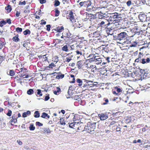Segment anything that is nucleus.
<instances>
[{
	"mask_svg": "<svg viewBox=\"0 0 150 150\" xmlns=\"http://www.w3.org/2000/svg\"><path fill=\"white\" fill-rule=\"evenodd\" d=\"M145 54V52H143V51L140 52L139 55V58L136 59L135 61L136 62H138L139 61V59H141L144 55Z\"/></svg>",
	"mask_w": 150,
	"mask_h": 150,
	"instance_id": "a211bd4d",
	"label": "nucleus"
},
{
	"mask_svg": "<svg viewBox=\"0 0 150 150\" xmlns=\"http://www.w3.org/2000/svg\"><path fill=\"white\" fill-rule=\"evenodd\" d=\"M78 115H75L74 116V117L73 118V120L74 121H75L78 120V118L77 117Z\"/></svg>",
	"mask_w": 150,
	"mask_h": 150,
	"instance_id": "052dcab7",
	"label": "nucleus"
},
{
	"mask_svg": "<svg viewBox=\"0 0 150 150\" xmlns=\"http://www.w3.org/2000/svg\"><path fill=\"white\" fill-rule=\"evenodd\" d=\"M56 67L55 65L53 62L51 63L49 65V66L47 67L49 68L50 69H53L54 67Z\"/></svg>",
	"mask_w": 150,
	"mask_h": 150,
	"instance_id": "f704fd0d",
	"label": "nucleus"
},
{
	"mask_svg": "<svg viewBox=\"0 0 150 150\" xmlns=\"http://www.w3.org/2000/svg\"><path fill=\"white\" fill-rule=\"evenodd\" d=\"M62 34L64 35V36L65 38L64 40L66 42H67V41H66L67 39L70 38L71 33H70L69 31L67 29L65 30L63 32Z\"/></svg>",
	"mask_w": 150,
	"mask_h": 150,
	"instance_id": "1a4fd4ad",
	"label": "nucleus"
},
{
	"mask_svg": "<svg viewBox=\"0 0 150 150\" xmlns=\"http://www.w3.org/2000/svg\"><path fill=\"white\" fill-rule=\"evenodd\" d=\"M34 93V90L33 89H30L27 92V93L29 95H31Z\"/></svg>",
	"mask_w": 150,
	"mask_h": 150,
	"instance_id": "4c0bfd02",
	"label": "nucleus"
},
{
	"mask_svg": "<svg viewBox=\"0 0 150 150\" xmlns=\"http://www.w3.org/2000/svg\"><path fill=\"white\" fill-rule=\"evenodd\" d=\"M139 18L140 21L142 22L145 21L147 19V16L145 13L140 14Z\"/></svg>",
	"mask_w": 150,
	"mask_h": 150,
	"instance_id": "f8f14e48",
	"label": "nucleus"
},
{
	"mask_svg": "<svg viewBox=\"0 0 150 150\" xmlns=\"http://www.w3.org/2000/svg\"><path fill=\"white\" fill-rule=\"evenodd\" d=\"M4 45V42L0 40V49H1L3 48Z\"/></svg>",
	"mask_w": 150,
	"mask_h": 150,
	"instance_id": "13d9d810",
	"label": "nucleus"
},
{
	"mask_svg": "<svg viewBox=\"0 0 150 150\" xmlns=\"http://www.w3.org/2000/svg\"><path fill=\"white\" fill-rule=\"evenodd\" d=\"M103 100L104 101V102H103L102 103V105H105L107 104L109 102V100L108 99H106L105 98H104Z\"/></svg>",
	"mask_w": 150,
	"mask_h": 150,
	"instance_id": "79ce46f5",
	"label": "nucleus"
},
{
	"mask_svg": "<svg viewBox=\"0 0 150 150\" xmlns=\"http://www.w3.org/2000/svg\"><path fill=\"white\" fill-rule=\"evenodd\" d=\"M15 74V72L13 70H10L9 75L11 76H14Z\"/></svg>",
	"mask_w": 150,
	"mask_h": 150,
	"instance_id": "a19ab883",
	"label": "nucleus"
},
{
	"mask_svg": "<svg viewBox=\"0 0 150 150\" xmlns=\"http://www.w3.org/2000/svg\"><path fill=\"white\" fill-rule=\"evenodd\" d=\"M122 19L121 17L118 16V17L116 18L115 20L113 23H118L117 24L119 25L120 24L121 21H122Z\"/></svg>",
	"mask_w": 150,
	"mask_h": 150,
	"instance_id": "2eb2a0df",
	"label": "nucleus"
},
{
	"mask_svg": "<svg viewBox=\"0 0 150 150\" xmlns=\"http://www.w3.org/2000/svg\"><path fill=\"white\" fill-rule=\"evenodd\" d=\"M141 27L142 32L145 31L147 29V25L146 24H143L142 25H141Z\"/></svg>",
	"mask_w": 150,
	"mask_h": 150,
	"instance_id": "a878e982",
	"label": "nucleus"
},
{
	"mask_svg": "<svg viewBox=\"0 0 150 150\" xmlns=\"http://www.w3.org/2000/svg\"><path fill=\"white\" fill-rule=\"evenodd\" d=\"M46 30H47L49 31L50 30V27H51V26H50V24L47 25H46Z\"/></svg>",
	"mask_w": 150,
	"mask_h": 150,
	"instance_id": "e2e57ef3",
	"label": "nucleus"
},
{
	"mask_svg": "<svg viewBox=\"0 0 150 150\" xmlns=\"http://www.w3.org/2000/svg\"><path fill=\"white\" fill-rule=\"evenodd\" d=\"M54 74V76L56 75V78L57 79H62L64 77V74H62L61 72H54L52 73L51 74Z\"/></svg>",
	"mask_w": 150,
	"mask_h": 150,
	"instance_id": "9d476101",
	"label": "nucleus"
},
{
	"mask_svg": "<svg viewBox=\"0 0 150 150\" xmlns=\"http://www.w3.org/2000/svg\"><path fill=\"white\" fill-rule=\"evenodd\" d=\"M60 4L59 1L58 0H55L54 1V6L56 7L59 6Z\"/></svg>",
	"mask_w": 150,
	"mask_h": 150,
	"instance_id": "ea45409f",
	"label": "nucleus"
},
{
	"mask_svg": "<svg viewBox=\"0 0 150 150\" xmlns=\"http://www.w3.org/2000/svg\"><path fill=\"white\" fill-rule=\"evenodd\" d=\"M114 88L116 90L118 93L122 91V89L120 88H118V87H115Z\"/></svg>",
	"mask_w": 150,
	"mask_h": 150,
	"instance_id": "58836bf2",
	"label": "nucleus"
},
{
	"mask_svg": "<svg viewBox=\"0 0 150 150\" xmlns=\"http://www.w3.org/2000/svg\"><path fill=\"white\" fill-rule=\"evenodd\" d=\"M31 114V112L30 111H28L26 112H24L22 115L23 117H27L28 115H30Z\"/></svg>",
	"mask_w": 150,
	"mask_h": 150,
	"instance_id": "bb28decb",
	"label": "nucleus"
},
{
	"mask_svg": "<svg viewBox=\"0 0 150 150\" xmlns=\"http://www.w3.org/2000/svg\"><path fill=\"white\" fill-rule=\"evenodd\" d=\"M110 24V23H107V21L106 20L105 21H102L101 22H98L97 27L98 28L101 27V29L102 28H106V30L107 32L108 31H110V30H112V29L111 28L108 27V26Z\"/></svg>",
	"mask_w": 150,
	"mask_h": 150,
	"instance_id": "7ed1b4c3",
	"label": "nucleus"
},
{
	"mask_svg": "<svg viewBox=\"0 0 150 150\" xmlns=\"http://www.w3.org/2000/svg\"><path fill=\"white\" fill-rule=\"evenodd\" d=\"M30 33L31 31L30 30L28 29H26L23 32V34L25 35H28V34H30Z\"/></svg>",
	"mask_w": 150,
	"mask_h": 150,
	"instance_id": "2f4dec72",
	"label": "nucleus"
},
{
	"mask_svg": "<svg viewBox=\"0 0 150 150\" xmlns=\"http://www.w3.org/2000/svg\"><path fill=\"white\" fill-rule=\"evenodd\" d=\"M36 96L37 97H40L42 96V94L41 93V90L40 89H37V93H36Z\"/></svg>",
	"mask_w": 150,
	"mask_h": 150,
	"instance_id": "5701e85b",
	"label": "nucleus"
},
{
	"mask_svg": "<svg viewBox=\"0 0 150 150\" xmlns=\"http://www.w3.org/2000/svg\"><path fill=\"white\" fill-rule=\"evenodd\" d=\"M5 9L9 13L12 10L11 6L10 5H8L5 7Z\"/></svg>",
	"mask_w": 150,
	"mask_h": 150,
	"instance_id": "cd10ccee",
	"label": "nucleus"
},
{
	"mask_svg": "<svg viewBox=\"0 0 150 150\" xmlns=\"http://www.w3.org/2000/svg\"><path fill=\"white\" fill-rule=\"evenodd\" d=\"M17 117H16V118H12L11 120L9 121V123L11 125H13V124H12V123H13L14 124L17 121Z\"/></svg>",
	"mask_w": 150,
	"mask_h": 150,
	"instance_id": "7c9ffc66",
	"label": "nucleus"
},
{
	"mask_svg": "<svg viewBox=\"0 0 150 150\" xmlns=\"http://www.w3.org/2000/svg\"><path fill=\"white\" fill-rule=\"evenodd\" d=\"M137 44V43L136 42H134L133 43L131 44L130 46L131 47H136Z\"/></svg>",
	"mask_w": 150,
	"mask_h": 150,
	"instance_id": "3c124183",
	"label": "nucleus"
},
{
	"mask_svg": "<svg viewBox=\"0 0 150 150\" xmlns=\"http://www.w3.org/2000/svg\"><path fill=\"white\" fill-rule=\"evenodd\" d=\"M64 29V28L63 26H58L56 28L54 29V30L55 31H57L59 33H61Z\"/></svg>",
	"mask_w": 150,
	"mask_h": 150,
	"instance_id": "f3484780",
	"label": "nucleus"
},
{
	"mask_svg": "<svg viewBox=\"0 0 150 150\" xmlns=\"http://www.w3.org/2000/svg\"><path fill=\"white\" fill-rule=\"evenodd\" d=\"M114 120L113 121H112L110 123V124L109 125V126H110L112 125H114L115 123L118 122V119L117 118V117L113 118Z\"/></svg>",
	"mask_w": 150,
	"mask_h": 150,
	"instance_id": "b1692460",
	"label": "nucleus"
},
{
	"mask_svg": "<svg viewBox=\"0 0 150 150\" xmlns=\"http://www.w3.org/2000/svg\"><path fill=\"white\" fill-rule=\"evenodd\" d=\"M134 31L136 33H140L142 32L141 26L138 25L135 26L134 28Z\"/></svg>",
	"mask_w": 150,
	"mask_h": 150,
	"instance_id": "4468645a",
	"label": "nucleus"
},
{
	"mask_svg": "<svg viewBox=\"0 0 150 150\" xmlns=\"http://www.w3.org/2000/svg\"><path fill=\"white\" fill-rule=\"evenodd\" d=\"M21 67L19 68V69L21 70V73L18 74V76L20 77H23L24 78H28L29 77V76L27 74L28 70L26 68H24L22 64H21Z\"/></svg>",
	"mask_w": 150,
	"mask_h": 150,
	"instance_id": "39448f33",
	"label": "nucleus"
},
{
	"mask_svg": "<svg viewBox=\"0 0 150 150\" xmlns=\"http://www.w3.org/2000/svg\"><path fill=\"white\" fill-rule=\"evenodd\" d=\"M55 10V16H58L60 14V11L58 10L57 8H56L54 9Z\"/></svg>",
	"mask_w": 150,
	"mask_h": 150,
	"instance_id": "c756f323",
	"label": "nucleus"
},
{
	"mask_svg": "<svg viewBox=\"0 0 150 150\" xmlns=\"http://www.w3.org/2000/svg\"><path fill=\"white\" fill-rule=\"evenodd\" d=\"M29 129L31 130H34L35 129V127L34 126V125L33 124L30 125L29 127Z\"/></svg>",
	"mask_w": 150,
	"mask_h": 150,
	"instance_id": "49530a36",
	"label": "nucleus"
},
{
	"mask_svg": "<svg viewBox=\"0 0 150 150\" xmlns=\"http://www.w3.org/2000/svg\"><path fill=\"white\" fill-rule=\"evenodd\" d=\"M98 117L101 120H104L108 117V115L106 113H101L98 115Z\"/></svg>",
	"mask_w": 150,
	"mask_h": 150,
	"instance_id": "9b49d317",
	"label": "nucleus"
},
{
	"mask_svg": "<svg viewBox=\"0 0 150 150\" xmlns=\"http://www.w3.org/2000/svg\"><path fill=\"white\" fill-rule=\"evenodd\" d=\"M116 131L117 132H119V133H120L121 132V128L120 127H117L116 128Z\"/></svg>",
	"mask_w": 150,
	"mask_h": 150,
	"instance_id": "774afa93",
	"label": "nucleus"
},
{
	"mask_svg": "<svg viewBox=\"0 0 150 150\" xmlns=\"http://www.w3.org/2000/svg\"><path fill=\"white\" fill-rule=\"evenodd\" d=\"M67 18L69 19L73 24L76 27H80L81 26V24L78 21V20L76 19L74 16V13L72 11H70L69 14L67 16Z\"/></svg>",
	"mask_w": 150,
	"mask_h": 150,
	"instance_id": "f257e3e1",
	"label": "nucleus"
},
{
	"mask_svg": "<svg viewBox=\"0 0 150 150\" xmlns=\"http://www.w3.org/2000/svg\"><path fill=\"white\" fill-rule=\"evenodd\" d=\"M110 14L111 15L109 17L108 20L112 23H113L116 18L118 17V16H119V15L118 13L116 12L111 14Z\"/></svg>",
	"mask_w": 150,
	"mask_h": 150,
	"instance_id": "0eeeda50",
	"label": "nucleus"
},
{
	"mask_svg": "<svg viewBox=\"0 0 150 150\" xmlns=\"http://www.w3.org/2000/svg\"><path fill=\"white\" fill-rule=\"evenodd\" d=\"M62 51L65 52H68L69 51L68 49V47L67 45H65L62 47Z\"/></svg>",
	"mask_w": 150,
	"mask_h": 150,
	"instance_id": "c85d7f7f",
	"label": "nucleus"
},
{
	"mask_svg": "<svg viewBox=\"0 0 150 150\" xmlns=\"http://www.w3.org/2000/svg\"><path fill=\"white\" fill-rule=\"evenodd\" d=\"M96 123L92 122H88L87 126L85 127V130L87 132L90 133L91 131H94V129L96 128Z\"/></svg>",
	"mask_w": 150,
	"mask_h": 150,
	"instance_id": "20e7f679",
	"label": "nucleus"
},
{
	"mask_svg": "<svg viewBox=\"0 0 150 150\" xmlns=\"http://www.w3.org/2000/svg\"><path fill=\"white\" fill-rule=\"evenodd\" d=\"M72 87V86H70V87H69V89L68 90V94L69 95H71V94H70V92L71 91V89Z\"/></svg>",
	"mask_w": 150,
	"mask_h": 150,
	"instance_id": "0e129e2a",
	"label": "nucleus"
},
{
	"mask_svg": "<svg viewBox=\"0 0 150 150\" xmlns=\"http://www.w3.org/2000/svg\"><path fill=\"white\" fill-rule=\"evenodd\" d=\"M84 81L83 85L82 87L85 89V90L88 89V90H92V89H90V88L94 87L96 84L93 83V81H89L85 79H83Z\"/></svg>",
	"mask_w": 150,
	"mask_h": 150,
	"instance_id": "f03ea898",
	"label": "nucleus"
},
{
	"mask_svg": "<svg viewBox=\"0 0 150 150\" xmlns=\"http://www.w3.org/2000/svg\"><path fill=\"white\" fill-rule=\"evenodd\" d=\"M127 35V34L126 33L123 32L118 34L117 38L120 40H125L126 38Z\"/></svg>",
	"mask_w": 150,
	"mask_h": 150,
	"instance_id": "6e6552de",
	"label": "nucleus"
},
{
	"mask_svg": "<svg viewBox=\"0 0 150 150\" xmlns=\"http://www.w3.org/2000/svg\"><path fill=\"white\" fill-rule=\"evenodd\" d=\"M89 68H90L91 70L93 69H94L95 68L96 70V66L94 65H91L89 67Z\"/></svg>",
	"mask_w": 150,
	"mask_h": 150,
	"instance_id": "338daca9",
	"label": "nucleus"
},
{
	"mask_svg": "<svg viewBox=\"0 0 150 150\" xmlns=\"http://www.w3.org/2000/svg\"><path fill=\"white\" fill-rule=\"evenodd\" d=\"M150 61V59L149 58H147V59H142L141 62L142 64H145V63H147Z\"/></svg>",
	"mask_w": 150,
	"mask_h": 150,
	"instance_id": "412c9836",
	"label": "nucleus"
},
{
	"mask_svg": "<svg viewBox=\"0 0 150 150\" xmlns=\"http://www.w3.org/2000/svg\"><path fill=\"white\" fill-rule=\"evenodd\" d=\"M76 123V122H73L70 123L69 125V127L71 128L75 129L74 127H75Z\"/></svg>",
	"mask_w": 150,
	"mask_h": 150,
	"instance_id": "e433bc0d",
	"label": "nucleus"
},
{
	"mask_svg": "<svg viewBox=\"0 0 150 150\" xmlns=\"http://www.w3.org/2000/svg\"><path fill=\"white\" fill-rule=\"evenodd\" d=\"M21 14V12L18 11H16V15L17 17H18L20 16Z\"/></svg>",
	"mask_w": 150,
	"mask_h": 150,
	"instance_id": "bf43d9fd",
	"label": "nucleus"
},
{
	"mask_svg": "<svg viewBox=\"0 0 150 150\" xmlns=\"http://www.w3.org/2000/svg\"><path fill=\"white\" fill-rule=\"evenodd\" d=\"M43 131L44 133L49 134L50 133L51 131L49 128H45L44 129Z\"/></svg>",
	"mask_w": 150,
	"mask_h": 150,
	"instance_id": "473e14b6",
	"label": "nucleus"
},
{
	"mask_svg": "<svg viewBox=\"0 0 150 150\" xmlns=\"http://www.w3.org/2000/svg\"><path fill=\"white\" fill-rule=\"evenodd\" d=\"M102 62V60L101 58L95 60V62L96 63V64H100Z\"/></svg>",
	"mask_w": 150,
	"mask_h": 150,
	"instance_id": "37998d69",
	"label": "nucleus"
},
{
	"mask_svg": "<svg viewBox=\"0 0 150 150\" xmlns=\"http://www.w3.org/2000/svg\"><path fill=\"white\" fill-rule=\"evenodd\" d=\"M6 22L9 24H10L11 23V21L10 18L7 19Z\"/></svg>",
	"mask_w": 150,
	"mask_h": 150,
	"instance_id": "69168bd1",
	"label": "nucleus"
},
{
	"mask_svg": "<svg viewBox=\"0 0 150 150\" xmlns=\"http://www.w3.org/2000/svg\"><path fill=\"white\" fill-rule=\"evenodd\" d=\"M72 57H66V60L65 61V62H66L68 63L72 59Z\"/></svg>",
	"mask_w": 150,
	"mask_h": 150,
	"instance_id": "a18cd8bd",
	"label": "nucleus"
},
{
	"mask_svg": "<svg viewBox=\"0 0 150 150\" xmlns=\"http://www.w3.org/2000/svg\"><path fill=\"white\" fill-rule=\"evenodd\" d=\"M140 71L141 73L140 75L141 76L143 77L144 78H146L147 75V74L146 73L145 71L144 70L141 69L140 70Z\"/></svg>",
	"mask_w": 150,
	"mask_h": 150,
	"instance_id": "6ab92c4d",
	"label": "nucleus"
},
{
	"mask_svg": "<svg viewBox=\"0 0 150 150\" xmlns=\"http://www.w3.org/2000/svg\"><path fill=\"white\" fill-rule=\"evenodd\" d=\"M19 37V35L18 34H17L15 36H14L13 37V38H12L13 40L16 42H17L19 41L20 39L18 38Z\"/></svg>",
	"mask_w": 150,
	"mask_h": 150,
	"instance_id": "aec40b11",
	"label": "nucleus"
},
{
	"mask_svg": "<svg viewBox=\"0 0 150 150\" xmlns=\"http://www.w3.org/2000/svg\"><path fill=\"white\" fill-rule=\"evenodd\" d=\"M83 61L80 60L78 61L77 63V66L79 69H81L83 68L84 66L86 65Z\"/></svg>",
	"mask_w": 150,
	"mask_h": 150,
	"instance_id": "ddd939ff",
	"label": "nucleus"
},
{
	"mask_svg": "<svg viewBox=\"0 0 150 150\" xmlns=\"http://www.w3.org/2000/svg\"><path fill=\"white\" fill-rule=\"evenodd\" d=\"M41 117L44 118L48 119L50 118V116L47 113L43 112L42 113Z\"/></svg>",
	"mask_w": 150,
	"mask_h": 150,
	"instance_id": "4be33fe9",
	"label": "nucleus"
},
{
	"mask_svg": "<svg viewBox=\"0 0 150 150\" xmlns=\"http://www.w3.org/2000/svg\"><path fill=\"white\" fill-rule=\"evenodd\" d=\"M36 125L38 126H42L43 124L42 123L39 122H36Z\"/></svg>",
	"mask_w": 150,
	"mask_h": 150,
	"instance_id": "6e6d98bb",
	"label": "nucleus"
},
{
	"mask_svg": "<svg viewBox=\"0 0 150 150\" xmlns=\"http://www.w3.org/2000/svg\"><path fill=\"white\" fill-rule=\"evenodd\" d=\"M34 117L35 118H38L40 117V112L38 111H35L34 113Z\"/></svg>",
	"mask_w": 150,
	"mask_h": 150,
	"instance_id": "72a5a7b5",
	"label": "nucleus"
},
{
	"mask_svg": "<svg viewBox=\"0 0 150 150\" xmlns=\"http://www.w3.org/2000/svg\"><path fill=\"white\" fill-rule=\"evenodd\" d=\"M146 48L145 47H143L141 48H140V52H142V51H143V52H146Z\"/></svg>",
	"mask_w": 150,
	"mask_h": 150,
	"instance_id": "c03bdc74",
	"label": "nucleus"
},
{
	"mask_svg": "<svg viewBox=\"0 0 150 150\" xmlns=\"http://www.w3.org/2000/svg\"><path fill=\"white\" fill-rule=\"evenodd\" d=\"M12 113V111L11 110L8 109V112L6 114V115H7L10 117Z\"/></svg>",
	"mask_w": 150,
	"mask_h": 150,
	"instance_id": "8fccbe9b",
	"label": "nucleus"
},
{
	"mask_svg": "<svg viewBox=\"0 0 150 150\" xmlns=\"http://www.w3.org/2000/svg\"><path fill=\"white\" fill-rule=\"evenodd\" d=\"M76 81L78 83L79 86H82L83 84V83H84L83 79L82 80L79 78H78L76 79Z\"/></svg>",
	"mask_w": 150,
	"mask_h": 150,
	"instance_id": "dca6fc26",
	"label": "nucleus"
},
{
	"mask_svg": "<svg viewBox=\"0 0 150 150\" xmlns=\"http://www.w3.org/2000/svg\"><path fill=\"white\" fill-rule=\"evenodd\" d=\"M50 99L49 95V94H45L44 100L45 101H47L48 100Z\"/></svg>",
	"mask_w": 150,
	"mask_h": 150,
	"instance_id": "09e8293b",
	"label": "nucleus"
},
{
	"mask_svg": "<svg viewBox=\"0 0 150 150\" xmlns=\"http://www.w3.org/2000/svg\"><path fill=\"white\" fill-rule=\"evenodd\" d=\"M79 5L81 7L83 6L87 8L86 10L88 11H91V9L89 7L91 5V2L90 0L87 1H84L80 2Z\"/></svg>",
	"mask_w": 150,
	"mask_h": 150,
	"instance_id": "423d86ee",
	"label": "nucleus"
},
{
	"mask_svg": "<svg viewBox=\"0 0 150 150\" xmlns=\"http://www.w3.org/2000/svg\"><path fill=\"white\" fill-rule=\"evenodd\" d=\"M26 4V2L25 1H24L23 2H21V1H20L19 4H18L19 5H25Z\"/></svg>",
	"mask_w": 150,
	"mask_h": 150,
	"instance_id": "5fc2aeb1",
	"label": "nucleus"
},
{
	"mask_svg": "<svg viewBox=\"0 0 150 150\" xmlns=\"http://www.w3.org/2000/svg\"><path fill=\"white\" fill-rule=\"evenodd\" d=\"M16 31L17 33H21L22 31V29L18 27L16 28Z\"/></svg>",
	"mask_w": 150,
	"mask_h": 150,
	"instance_id": "de8ad7c7",
	"label": "nucleus"
},
{
	"mask_svg": "<svg viewBox=\"0 0 150 150\" xmlns=\"http://www.w3.org/2000/svg\"><path fill=\"white\" fill-rule=\"evenodd\" d=\"M93 34L94 35V37H99V34L98 32H94L93 33Z\"/></svg>",
	"mask_w": 150,
	"mask_h": 150,
	"instance_id": "603ef678",
	"label": "nucleus"
},
{
	"mask_svg": "<svg viewBox=\"0 0 150 150\" xmlns=\"http://www.w3.org/2000/svg\"><path fill=\"white\" fill-rule=\"evenodd\" d=\"M89 60L91 62H95V57H90L89 59Z\"/></svg>",
	"mask_w": 150,
	"mask_h": 150,
	"instance_id": "680f3d73",
	"label": "nucleus"
},
{
	"mask_svg": "<svg viewBox=\"0 0 150 150\" xmlns=\"http://www.w3.org/2000/svg\"><path fill=\"white\" fill-rule=\"evenodd\" d=\"M76 52L77 55H79L80 56L83 55L82 50L81 49L77 50Z\"/></svg>",
	"mask_w": 150,
	"mask_h": 150,
	"instance_id": "393cba45",
	"label": "nucleus"
},
{
	"mask_svg": "<svg viewBox=\"0 0 150 150\" xmlns=\"http://www.w3.org/2000/svg\"><path fill=\"white\" fill-rule=\"evenodd\" d=\"M4 104L5 105H8L9 106L11 105V103H9L8 101H5L4 102Z\"/></svg>",
	"mask_w": 150,
	"mask_h": 150,
	"instance_id": "4d7b16f0",
	"label": "nucleus"
},
{
	"mask_svg": "<svg viewBox=\"0 0 150 150\" xmlns=\"http://www.w3.org/2000/svg\"><path fill=\"white\" fill-rule=\"evenodd\" d=\"M57 90L56 91V90H55L53 92L56 95H57V93H59V92L61 91V89L59 87H57Z\"/></svg>",
	"mask_w": 150,
	"mask_h": 150,
	"instance_id": "c9c22d12",
	"label": "nucleus"
},
{
	"mask_svg": "<svg viewBox=\"0 0 150 150\" xmlns=\"http://www.w3.org/2000/svg\"><path fill=\"white\" fill-rule=\"evenodd\" d=\"M126 4L127 6L129 7L132 5V2L131 1L129 0L127 2Z\"/></svg>",
	"mask_w": 150,
	"mask_h": 150,
	"instance_id": "864d4df0",
	"label": "nucleus"
}]
</instances>
